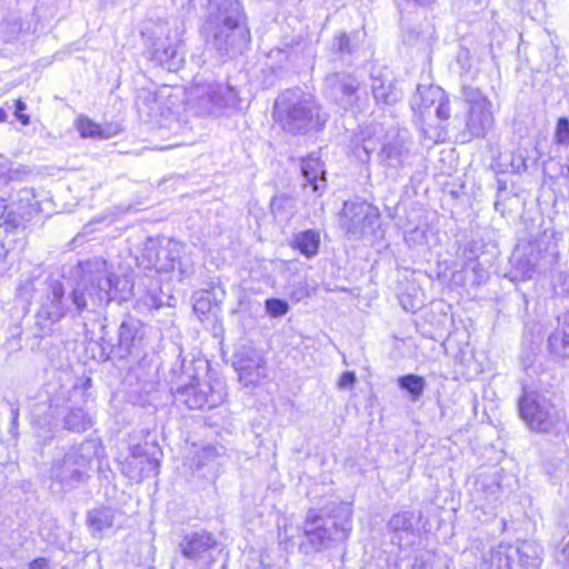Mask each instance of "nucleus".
<instances>
[{
	"label": "nucleus",
	"instance_id": "nucleus-33",
	"mask_svg": "<svg viewBox=\"0 0 569 569\" xmlns=\"http://www.w3.org/2000/svg\"><path fill=\"white\" fill-rule=\"evenodd\" d=\"M92 427L91 417L82 408H71L63 417V428L72 432H84Z\"/></svg>",
	"mask_w": 569,
	"mask_h": 569
},
{
	"label": "nucleus",
	"instance_id": "nucleus-17",
	"mask_svg": "<svg viewBox=\"0 0 569 569\" xmlns=\"http://www.w3.org/2000/svg\"><path fill=\"white\" fill-rule=\"evenodd\" d=\"M234 357L233 366L238 371L239 380L246 387L257 385L259 379L266 376L264 359L254 348L242 347Z\"/></svg>",
	"mask_w": 569,
	"mask_h": 569
},
{
	"label": "nucleus",
	"instance_id": "nucleus-18",
	"mask_svg": "<svg viewBox=\"0 0 569 569\" xmlns=\"http://www.w3.org/2000/svg\"><path fill=\"white\" fill-rule=\"evenodd\" d=\"M547 351L553 363L569 366V310L557 317V327L547 339Z\"/></svg>",
	"mask_w": 569,
	"mask_h": 569
},
{
	"label": "nucleus",
	"instance_id": "nucleus-1",
	"mask_svg": "<svg viewBox=\"0 0 569 569\" xmlns=\"http://www.w3.org/2000/svg\"><path fill=\"white\" fill-rule=\"evenodd\" d=\"M244 20L239 0L209 2L202 34L208 50L219 61L234 59L248 48L251 37Z\"/></svg>",
	"mask_w": 569,
	"mask_h": 569
},
{
	"label": "nucleus",
	"instance_id": "nucleus-48",
	"mask_svg": "<svg viewBox=\"0 0 569 569\" xmlns=\"http://www.w3.org/2000/svg\"><path fill=\"white\" fill-rule=\"evenodd\" d=\"M11 419L18 420L19 418V408L14 403H10Z\"/></svg>",
	"mask_w": 569,
	"mask_h": 569
},
{
	"label": "nucleus",
	"instance_id": "nucleus-46",
	"mask_svg": "<svg viewBox=\"0 0 569 569\" xmlns=\"http://www.w3.org/2000/svg\"><path fill=\"white\" fill-rule=\"evenodd\" d=\"M287 201V198L283 197H274L271 201V210L277 216L282 207V203Z\"/></svg>",
	"mask_w": 569,
	"mask_h": 569
},
{
	"label": "nucleus",
	"instance_id": "nucleus-22",
	"mask_svg": "<svg viewBox=\"0 0 569 569\" xmlns=\"http://www.w3.org/2000/svg\"><path fill=\"white\" fill-rule=\"evenodd\" d=\"M151 60L169 71H177L183 61L179 52V41H171L167 38L164 41L158 40L151 49Z\"/></svg>",
	"mask_w": 569,
	"mask_h": 569
},
{
	"label": "nucleus",
	"instance_id": "nucleus-34",
	"mask_svg": "<svg viewBox=\"0 0 569 569\" xmlns=\"http://www.w3.org/2000/svg\"><path fill=\"white\" fill-rule=\"evenodd\" d=\"M136 107L140 114L152 118L158 108V98L154 92L141 89L137 96Z\"/></svg>",
	"mask_w": 569,
	"mask_h": 569
},
{
	"label": "nucleus",
	"instance_id": "nucleus-27",
	"mask_svg": "<svg viewBox=\"0 0 569 569\" xmlns=\"http://www.w3.org/2000/svg\"><path fill=\"white\" fill-rule=\"evenodd\" d=\"M320 241L319 230L308 229L293 236L291 247L297 249L303 257L312 258L319 252Z\"/></svg>",
	"mask_w": 569,
	"mask_h": 569
},
{
	"label": "nucleus",
	"instance_id": "nucleus-20",
	"mask_svg": "<svg viewBox=\"0 0 569 569\" xmlns=\"http://www.w3.org/2000/svg\"><path fill=\"white\" fill-rule=\"evenodd\" d=\"M492 102L469 107L466 116V128L462 132L468 140L475 138H485L493 128L495 117L491 110Z\"/></svg>",
	"mask_w": 569,
	"mask_h": 569
},
{
	"label": "nucleus",
	"instance_id": "nucleus-16",
	"mask_svg": "<svg viewBox=\"0 0 569 569\" xmlns=\"http://www.w3.org/2000/svg\"><path fill=\"white\" fill-rule=\"evenodd\" d=\"M450 99L442 88L435 84H418L411 99L413 110L422 113L423 109L436 106V117L440 121H447L451 117Z\"/></svg>",
	"mask_w": 569,
	"mask_h": 569
},
{
	"label": "nucleus",
	"instance_id": "nucleus-40",
	"mask_svg": "<svg viewBox=\"0 0 569 569\" xmlns=\"http://www.w3.org/2000/svg\"><path fill=\"white\" fill-rule=\"evenodd\" d=\"M556 140L560 144H569V120L560 118L556 128Z\"/></svg>",
	"mask_w": 569,
	"mask_h": 569
},
{
	"label": "nucleus",
	"instance_id": "nucleus-15",
	"mask_svg": "<svg viewBox=\"0 0 569 569\" xmlns=\"http://www.w3.org/2000/svg\"><path fill=\"white\" fill-rule=\"evenodd\" d=\"M181 553L198 566L208 567L214 561L213 551L217 540L208 531L186 535L179 545Z\"/></svg>",
	"mask_w": 569,
	"mask_h": 569
},
{
	"label": "nucleus",
	"instance_id": "nucleus-50",
	"mask_svg": "<svg viewBox=\"0 0 569 569\" xmlns=\"http://www.w3.org/2000/svg\"><path fill=\"white\" fill-rule=\"evenodd\" d=\"M415 3L419 4V6H430L431 3H433L436 0H412Z\"/></svg>",
	"mask_w": 569,
	"mask_h": 569
},
{
	"label": "nucleus",
	"instance_id": "nucleus-38",
	"mask_svg": "<svg viewBox=\"0 0 569 569\" xmlns=\"http://www.w3.org/2000/svg\"><path fill=\"white\" fill-rule=\"evenodd\" d=\"M264 308L269 316L278 318L284 316L289 311V303L279 298H269L264 301Z\"/></svg>",
	"mask_w": 569,
	"mask_h": 569
},
{
	"label": "nucleus",
	"instance_id": "nucleus-10",
	"mask_svg": "<svg viewBox=\"0 0 569 569\" xmlns=\"http://www.w3.org/2000/svg\"><path fill=\"white\" fill-rule=\"evenodd\" d=\"M173 402L183 405L191 410L212 409L221 405L227 396L222 382L191 380L184 385L170 387Z\"/></svg>",
	"mask_w": 569,
	"mask_h": 569
},
{
	"label": "nucleus",
	"instance_id": "nucleus-42",
	"mask_svg": "<svg viewBox=\"0 0 569 569\" xmlns=\"http://www.w3.org/2000/svg\"><path fill=\"white\" fill-rule=\"evenodd\" d=\"M529 158L525 157L522 153H518L512 157L511 166L517 172H525L529 169Z\"/></svg>",
	"mask_w": 569,
	"mask_h": 569
},
{
	"label": "nucleus",
	"instance_id": "nucleus-44",
	"mask_svg": "<svg viewBox=\"0 0 569 569\" xmlns=\"http://www.w3.org/2000/svg\"><path fill=\"white\" fill-rule=\"evenodd\" d=\"M557 561L565 569H569V541L565 545V547L561 549V551L557 556Z\"/></svg>",
	"mask_w": 569,
	"mask_h": 569
},
{
	"label": "nucleus",
	"instance_id": "nucleus-14",
	"mask_svg": "<svg viewBox=\"0 0 569 569\" xmlns=\"http://www.w3.org/2000/svg\"><path fill=\"white\" fill-rule=\"evenodd\" d=\"M43 286L39 310L40 317L53 323L61 320L67 313H72L73 317L76 316L71 305L70 293L66 297L62 282L50 280L44 282Z\"/></svg>",
	"mask_w": 569,
	"mask_h": 569
},
{
	"label": "nucleus",
	"instance_id": "nucleus-9",
	"mask_svg": "<svg viewBox=\"0 0 569 569\" xmlns=\"http://www.w3.org/2000/svg\"><path fill=\"white\" fill-rule=\"evenodd\" d=\"M325 94L339 109L351 112L365 111L369 104L362 80L349 72H332L325 78Z\"/></svg>",
	"mask_w": 569,
	"mask_h": 569
},
{
	"label": "nucleus",
	"instance_id": "nucleus-6",
	"mask_svg": "<svg viewBox=\"0 0 569 569\" xmlns=\"http://www.w3.org/2000/svg\"><path fill=\"white\" fill-rule=\"evenodd\" d=\"M184 244L174 239L148 238L143 250L137 257V263L146 271L157 273H177L179 280L189 277L193 270L190 261L183 256Z\"/></svg>",
	"mask_w": 569,
	"mask_h": 569
},
{
	"label": "nucleus",
	"instance_id": "nucleus-19",
	"mask_svg": "<svg viewBox=\"0 0 569 569\" xmlns=\"http://www.w3.org/2000/svg\"><path fill=\"white\" fill-rule=\"evenodd\" d=\"M411 140L407 130H399L392 138L385 142L378 153L380 162L392 169L403 167L409 158Z\"/></svg>",
	"mask_w": 569,
	"mask_h": 569
},
{
	"label": "nucleus",
	"instance_id": "nucleus-25",
	"mask_svg": "<svg viewBox=\"0 0 569 569\" xmlns=\"http://www.w3.org/2000/svg\"><path fill=\"white\" fill-rule=\"evenodd\" d=\"M355 38L356 36L347 34L346 32L336 34L330 47L331 59L340 61L342 64H350L357 50Z\"/></svg>",
	"mask_w": 569,
	"mask_h": 569
},
{
	"label": "nucleus",
	"instance_id": "nucleus-4",
	"mask_svg": "<svg viewBox=\"0 0 569 569\" xmlns=\"http://www.w3.org/2000/svg\"><path fill=\"white\" fill-rule=\"evenodd\" d=\"M106 261L86 262L82 273L70 292L74 315L96 310L111 301L113 281Z\"/></svg>",
	"mask_w": 569,
	"mask_h": 569
},
{
	"label": "nucleus",
	"instance_id": "nucleus-49",
	"mask_svg": "<svg viewBox=\"0 0 569 569\" xmlns=\"http://www.w3.org/2000/svg\"><path fill=\"white\" fill-rule=\"evenodd\" d=\"M7 200L3 198H0V220L3 218V212L6 211Z\"/></svg>",
	"mask_w": 569,
	"mask_h": 569
},
{
	"label": "nucleus",
	"instance_id": "nucleus-8",
	"mask_svg": "<svg viewBox=\"0 0 569 569\" xmlns=\"http://www.w3.org/2000/svg\"><path fill=\"white\" fill-rule=\"evenodd\" d=\"M100 337L101 357L104 360H126L132 356H139L146 338V329L142 321L131 315H126L114 335L101 326Z\"/></svg>",
	"mask_w": 569,
	"mask_h": 569
},
{
	"label": "nucleus",
	"instance_id": "nucleus-47",
	"mask_svg": "<svg viewBox=\"0 0 569 569\" xmlns=\"http://www.w3.org/2000/svg\"><path fill=\"white\" fill-rule=\"evenodd\" d=\"M421 131H422L425 138L431 139L433 141H441V140H443L442 131H437L436 133L430 134L428 129H426L425 127H422Z\"/></svg>",
	"mask_w": 569,
	"mask_h": 569
},
{
	"label": "nucleus",
	"instance_id": "nucleus-11",
	"mask_svg": "<svg viewBox=\"0 0 569 569\" xmlns=\"http://www.w3.org/2000/svg\"><path fill=\"white\" fill-rule=\"evenodd\" d=\"M379 221L378 208L359 199L345 201L339 219L340 227L351 239L375 233Z\"/></svg>",
	"mask_w": 569,
	"mask_h": 569
},
{
	"label": "nucleus",
	"instance_id": "nucleus-35",
	"mask_svg": "<svg viewBox=\"0 0 569 569\" xmlns=\"http://www.w3.org/2000/svg\"><path fill=\"white\" fill-rule=\"evenodd\" d=\"M462 101L469 107H477L489 102L490 100L481 92V90L471 84H462L460 89Z\"/></svg>",
	"mask_w": 569,
	"mask_h": 569
},
{
	"label": "nucleus",
	"instance_id": "nucleus-7",
	"mask_svg": "<svg viewBox=\"0 0 569 569\" xmlns=\"http://www.w3.org/2000/svg\"><path fill=\"white\" fill-rule=\"evenodd\" d=\"M100 446L96 440H84L72 446L70 450L52 463L50 477L61 485L63 490H71L89 479L91 461L98 456Z\"/></svg>",
	"mask_w": 569,
	"mask_h": 569
},
{
	"label": "nucleus",
	"instance_id": "nucleus-13",
	"mask_svg": "<svg viewBox=\"0 0 569 569\" xmlns=\"http://www.w3.org/2000/svg\"><path fill=\"white\" fill-rule=\"evenodd\" d=\"M530 545L513 547L500 543L485 559L487 569H538L540 559L531 553Z\"/></svg>",
	"mask_w": 569,
	"mask_h": 569
},
{
	"label": "nucleus",
	"instance_id": "nucleus-26",
	"mask_svg": "<svg viewBox=\"0 0 569 569\" xmlns=\"http://www.w3.org/2000/svg\"><path fill=\"white\" fill-rule=\"evenodd\" d=\"M373 128H365L353 140L352 153L362 163L370 161L371 154L378 149L380 141L373 137Z\"/></svg>",
	"mask_w": 569,
	"mask_h": 569
},
{
	"label": "nucleus",
	"instance_id": "nucleus-51",
	"mask_svg": "<svg viewBox=\"0 0 569 569\" xmlns=\"http://www.w3.org/2000/svg\"><path fill=\"white\" fill-rule=\"evenodd\" d=\"M152 300V307L160 308L163 303L161 301H158L156 298L151 297Z\"/></svg>",
	"mask_w": 569,
	"mask_h": 569
},
{
	"label": "nucleus",
	"instance_id": "nucleus-41",
	"mask_svg": "<svg viewBox=\"0 0 569 569\" xmlns=\"http://www.w3.org/2000/svg\"><path fill=\"white\" fill-rule=\"evenodd\" d=\"M14 106V116L19 120V122L23 126H28L30 123V117L24 113L27 109V104L21 99L13 100Z\"/></svg>",
	"mask_w": 569,
	"mask_h": 569
},
{
	"label": "nucleus",
	"instance_id": "nucleus-2",
	"mask_svg": "<svg viewBox=\"0 0 569 569\" xmlns=\"http://www.w3.org/2000/svg\"><path fill=\"white\" fill-rule=\"evenodd\" d=\"M299 551L306 556L336 549L352 531L351 505L339 502L318 511L310 509L301 526Z\"/></svg>",
	"mask_w": 569,
	"mask_h": 569
},
{
	"label": "nucleus",
	"instance_id": "nucleus-21",
	"mask_svg": "<svg viewBox=\"0 0 569 569\" xmlns=\"http://www.w3.org/2000/svg\"><path fill=\"white\" fill-rule=\"evenodd\" d=\"M159 469L160 460L154 456L141 453L140 449H136L132 457L123 465V471L134 481L154 477L159 473Z\"/></svg>",
	"mask_w": 569,
	"mask_h": 569
},
{
	"label": "nucleus",
	"instance_id": "nucleus-29",
	"mask_svg": "<svg viewBox=\"0 0 569 569\" xmlns=\"http://www.w3.org/2000/svg\"><path fill=\"white\" fill-rule=\"evenodd\" d=\"M191 380H196L193 361L182 358L180 353L169 371V383L171 387H177L178 385H184Z\"/></svg>",
	"mask_w": 569,
	"mask_h": 569
},
{
	"label": "nucleus",
	"instance_id": "nucleus-23",
	"mask_svg": "<svg viewBox=\"0 0 569 569\" xmlns=\"http://www.w3.org/2000/svg\"><path fill=\"white\" fill-rule=\"evenodd\" d=\"M371 92L377 104L393 106L402 97L396 80L381 71L371 73Z\"/></svg>",
	"mask_w": 569,
	"mask_h": 569
},
{
	"label": "nucleus",
	"instance_id": "nucleus-32",
	"mask_svg": "<svg viewBox=\"0 0 569 569\" xmlns=\"http://www.w3.org/2000/svg\"><path fill=\"white\" fill-rule=\"evenodd\" d=\"M114 511L111 508L102 507L88 511L87 525L93 532H102L113 526Z\"/></svg>",
	"mask_w": 569,
	"mask_h": 569
},
{
	"label": "nucleus",
	"instance_id": "nucleus-45",
	"mask_svg": "<svg viewBox=\"0 0 569 569\" xmlns=\"http://www.w3.org/2000/svg\"><path fill=\"white\" fill-rule=\"evenodd\" d=\"M29 569H50L49 560L43 557L36 558L29 563Z\"/></svg>",
	"mask_w": 569,
	"mask_h": 569
},
{
	"label": "nucleus",
	"instance_id": "nucleus-43",
	"mask_svg": "<svg viewBox=\"0 0 569 569\" xmlns=\"http://www.w3.org/2000/svg\"><path fill=\"white\" fill-rule=\"evenodd\" d=\"M356 382V375L352 371H346L341 375L338 386L342 389L351 388Z\"/></svg>",
	"mask_w": 569,
	"mask_h": 569
},
{
	"label": "nucleus",
	"instance_id": "nucleus-12",
	"mask_svg": "<svg viewBox=\"0 0 569 569\" xmlns=\"http://www.w3.org/2000/svg\"><path fill=\"white\" fill-rule=\"evenodd\" d=\"M237 101V92L228 83L197 86L190 92V107L200 116L217 114Z\"/></svg>",
	"mask_w": 569,
	"mask_h": 569
},
{
	"label": "nucleus",
	"instance_id": "nucleus-53",
	"mask_svg": "<svg viewBox=\"0 0 569 569\" xmlns=\"http://www.w3.org/2000/svg\"><path fill=\"white\" fill-rule=\"evenodd\" d=\"M17 428H18V420H12L11 419V429H10V431L14 432L17 430Z\"/></svg>",
	"mask_w": 569,
	"mask_h": 569
},
{
	"label": "nucleus",
	"instance_id": "nucleus-39",
	"mask_svg": "<svg viewBox=\"0 0 569 569\" xmlns=\"http://www.w3.org/2000/svg\"><path fill=\"white\" fill-rule=\"evenodd\" d=\"M78 130L83 138H103L100 126L89 119H81Z\"/></svg>",
	"mask_w": 569,
	"mask_h": 569
},
{
	"label": "nucleus",
	"instance_id": "nucleus-31",
	"mask_svg": "<svg viewBox=\"0 0 569 569\" xmlns=\"http://www.w3.org/2000/svg\"><path fill=\"white\" fill-rule=\"evenodd\" d=\"M419 520L413 511L402 510L395 513L388 521V530L393 533L415 535V523Z\"/></svg>",
	"mask_w": 569,
	"mask_h": 569
},
{
	"label": "nucleus",
	"instance_id": "nucleus-28",
	"mask_svg": "<svg viewBox=\"0 0 569 569\" xmlns=\"http://www.w3.org/2000/svg\"><path fill=\"white\" fill-rule=\"evenodd\" d=\"M397 385L399 389L407 393L408 399L413 403L421 399L427 388L426 379L415 373L398 377Z\"/></svg>",
	"mask_w": 569,
	"mask_h": 569
},
{
	"label": "nucleus",
	"instance_id": "nucleus-3",
	"mask_svg": "<svg viewBox=\"0 0 569 569\" xmlns=\"http://www.w3.org/2000/svg\"><path fill=\"white\" fill-rule=\"evenodd\" d=\"M273 118L283 131L307 134L321 131L329 120V113L313 94L296 88L278 96L273 104Z\"/></svg>",
	"mask_w": 569,
	"mask_h": 569
},
{
	"label": "nucleus",
	"instance_id": "nucleus-52",
	"mask_svg": "<svg viewBox=\"0 0 569 569\" xmlns=\"http://www.w3.org/2000/svg\"><path fill=\"white\" fill-rule=\"evenodd\" d=\"M7 120V112L4 109L0 108V121L3 122Z\"/></svg>",
	"mask_w": 569,
	"mask_h": 569
},
{
	"label": "nucleus",
	"instance_id": "nucleus-30",
	"mask_svg": "<svg viewBox=\"0 0 569 569\" xmlns=\"http://www.w3.org/2000/svg\"><path fill=\"white\" fill-rule=\"evenodd\" d=\"M11 206L21 213L26 221H29L38 211L39 203L32 189L21 188L16 198L11 201Z\"/></svg>",
	"mask_w": 569,
	"mask_h": 569
},
{
	"label": "nucleus",
	"instance_id": "nucleus-24",
	"mask_svg": "<svg viewBox=\"0 0 569 569\" xmlns=\"http://www.w3.org/2000/svg\"><path fill=\"white\" fill-rule=\"evenodd\" d=\"M301 174L305 179V187H311L313 192L323 193L327 189V172L325 163L315 153L301 161Z\"/></svg>",
	"mask_w": 569,
	"mask_h": 569
},
{
	"label": "nucleus",
	"instance_id": "nucleus-37",
	"mask_svg": "<svg viewBox=\"0 0 569 569\" xmlns=\"http://www.w3.org/2000/svg\"><path fill=\"white\" fill-rule=\"evenodd\" d=\"M213 307L211 295L209 292H200L194 296L193 311L199 317L200 321L207 317Z\"/></svg>",
	"mask_w": 569,
	"mask_h": 569
},
{
	"label": "nucleus",
	"instance_id": "nucleus-36",
	"mask_svg": "<svg viewBox=\"0 0 569 569\" xmlns=\"http://www.w3.org/2000/svg\"><path fill=\"white\" fill-rule=\"evenodd\" d=\"M3 218L4 219L0 220V227H4L6 230H16L19 227H22L24 222H27L21 213L14 209V206H11V203H7Z\"/></svg>",
	"mask_w": 569,
	"mask_h": 569
},
{
	"label": "nucleus",
	"instance_id": "nucleus-5",
	"mask_svg": "<svg viewBox=\"0 0 569 569\" xmlns=\"http://www.w3.org/2000/svg\"><path fill=\"white\" fill-rule=\"evenodd\" d=\"M518 411L520 418L533 432L560 439H565L569 435L565 412L551 403L545 395L523 389L522 396L518 400Z\"/></svg>",
	"mask_w": 569,
	"mask_h": 569
}]
</instances>
